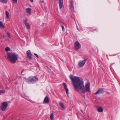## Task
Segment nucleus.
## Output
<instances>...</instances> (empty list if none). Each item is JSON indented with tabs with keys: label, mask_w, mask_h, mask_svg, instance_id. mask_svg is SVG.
<instances>
[{
	"label": "nucleus",
	"mask_w": 120,
	"mask_h": 120,
	"mask_svg": "<svg viewBox=\"0 0 120 120\" xmlns=\"http://www.w3.org/2000/svg\"><path fill=\"white\" fill-rule=\"evenodd\" d=\"M69 77L75 90L78 91L79 89H80L81 90L82 92L84 93H85V91L88 92H90V83H88L86 85L85 89L84 90V81L82 78L75 76L73 75H70Z\"/></svg>",
	"instance_id": "nucleus-1"
},
{
	"label": "nucleus",
	"mask_w": 120,
	"mask_h": 120,
	"mask_svg": "<svg viewBox=\"0 0 120 120\" xmlns=\"http://www.w3.org/2000/svg\"><path fill=\"white\" fill-rule=\"evenodd\" d=\"M30 1L31 2H33V0H30Z\"/></svg>",
	"instance_id": "nucleus-30"
},
{
	"label": "nucleus",
	"mask_w": 120,
	"mask_h": 120,
	"mask_svg": "<svg viewBox=\"0 0 120 120\" xmlns=\"http://www.w3.org/2000/svg\"><path fill=\"white\" fill-rule=\"evenodd\" d=\"M86 62V60L84 59L83 60L80 61L78 63V65L80 68L82 67L84 65Z\"/></svg>",
	"instance_id": "nucleus-5"
},
{
	"label": "nucleus",
	"mask_w": 120,
	"mask_h": 120,
	"mask_svg": "<svg viewBox=\"0 0 120 120\" xmlns=\"http://www.w3.org/2000/svg\"><path fill=\"white\" fill-rule=\"evenodd\" d=\"M25 98L26 99H27L28 100H29V98L28 97H26Z\"/></svg>",
	"instance_id": "nucleus-28"
},
{
	"label": "nucleus",
	"mask_w": 120,
	"mask_h": 120,
	"mask_svg": "<svg viewBox=\"0 0 120 120\" xmlns=\"http://www.w3.org/2000/svg\"><path fill=\"white\" fill-rule=\"evenodd\" d=\"M59 1L60 8H62L63 7V0H59Z\"/></svg>",
	"instance_id": "nucleus-11"
},
{
	"label": "nucleus",
	"mask_w": 120,
	"mask_h": 120,
	"mask_svg": "<svg viewBox=\"0 0 120 120\" xmlns=\"http://www.w3.org/2000/svg\"><path fill=\"white\" fill-rule=\"evenodd\" d=\"M103 88L99 89L95 93H94V94H101L103 93Z\"/></svg>",
	"instance_id": "nucleus-8"
},
{
	"label": "nucleus",
	"mask_w": 120,
	"mask_h": 120,
	"mask_svg": "<svg viewBox=\"0 0 120 120\" xmlns=\"http://www.w3.org/2000/svg\"><path fill=\"white\" fill-rule=\"evenodd\" d=\"M31 10V9L30 8H28L26 9V12L29 14H30Z\"/></svg>",
	"instance_id": "nucleus-15"
},
{
	"label": "nucleus",
	"mask_w": 120,
	"mask_h": 120,
	"mask_svg": "<svg viewBox=\"0 0 120 120\" xmlns=\"http://www.w3.org/2000/svg\"><path fill=\"white\" fill-rule=\"evenodd\" d=\"M59 105L62 109H65V107L64 105L61 102H60L59 103Z\"/></svg>",
	"instance_id": "nucleus-12"
},
{
	"label": "nucleus",
	"mask_w": 120,
	"mask_h": 120,
	"mask_svg": "<svg viewBox=\"0 0 120 120\" xmlns=\"http://www.w3.org/2000/svg\"><path fill=\"white\" fill-rule=\"evenodd\" d=\"M5 93V90H0V93Z\"/></svg>",
	"instance_id": "nucleus-23"
},
{
	"label": "nucleus",
	"mask_w": 120,
	"mask_h": 120,
	"mask_svg": "<svg viewBox=\"0 0 120 120\" xmlns=\"http://www.w3.org/2000/svg\"><path fill=\"white\" fill-rule=\"evenodd\" d=\"M62 28L63 31H64L65 29H64V26H62Z\"/></svg>",
	"instance_id": "nucleus-26"
},
{
	"label": "nucleus",
	"mask_w": 120,
	"mask_h": 120,
	"mask_svg": "<svg viewBox=\"0 0 120 120\" xmlns=\"http://www.w3.org/2000/svg\"><path fill=\"white\" fill-rule=\"evenodd\" d=\"M63 85L64 86V88L66 90V94L68 95V88H67V86L65 83H63Z\"/></svg>",
	"instance_id": "nucleus-9"
},
{
	"label": "nucleus",
	"mask_w": 120,
	"mask_h": 120,
	"mask_svg": "<svg viewBox=\"0 0 120 120\" xmlns=\"http://www.w3.org/2000/svg\"><path fill=\"white\" fill-rule=\"evenodd\" d=\"M7 57L12 64L15 63L18 58V55L15 53H7Z\"/></svg>",
	"instance_id": "nucleus-2"
},
{
	"label": "nucleus",
	"mask_w": 120,
	"mask_h": 120,
	"mask_svg": "<svg viewBox=\"0 0 120 120\" xmlns=\"http://www.w3.org/2000/svg\"><path fill=\"white\" fill-rule=\"evenodd\" d=\"M42 4H44V1H43L42 2Z\"/></svg>",
	"instance_id": "nucleus-29"
},
{
	"label": "nucleus",
	"mask_w": 120,
	"mask_h": 120,
	"mask_svg": "<svg viewBox=\"0 0 120 120\" xmlns=\"http://www.w3.org/2000/svg\"><path fill=\"white\" fill-rule=\"evenodd\" d=\"M75 48L76 49H78L80 48L81 47V45H80L79 42L78 41H76L74 44Z\"/></svg>",
	"instance_id": "nucleus-7"
},
{
	"label": "nucleus",
	"mask_w": 120,
	"mask_h": 120,
	"mask_svg": "<svg viewBox=\"0 0 120 120\" xmlns=\"http://www.w3.org/2000/svg\"><path fill=\"white\" fill-rule=\"evenodd\" d=\"M49 99L47 96L44 99V102L45 103H48L49 102Z\"/></svg>",
	"instance_id": "nucleus-10"
},
{
	"label": "nucleus",
	"mask_w": 120,
	"mask_h": 120,
	"mask_svg": "<svg viewBox=\"0 0 120 120\" xmlns=\"http://www.w3.org/2000/svg\"><path fill=\"white\" fill-rule=\"evenodd\" d=\"M8 103L7 102H2L0 106L1 110L3 111H5L8 107Z\"/></svg>",
	"instance_id": "nucleus-4"
},
{
	"label": "nucleus",
	"mask_w": 120,
	"mask_h": 120,
	"mask_svg": "<svg viewBox=\"0 0 120 120\" xmlns=\"http://www.w3.org/2000/svg\"><path fill=\"white\" fill-rule=\"evenodd\" d=\"M7 35L9 37H10V35L9 33L8 32H7Z\"/></svg>",
	"instance_id": "nucleus-25"
},
{
	"label": "nucleus",
	"mask_w": 120,
	"mask_h": 120,
	"mask_svg": "<svg viewBox=\"0 0 120 120\" xmlns=\"http://www.w3.org/2000/svg\"><path fill=\"white\" fill-rule=\"evenodd\" d=\"M25 25L26 28L27 29L29 30L30 29V26L28 23H26V24H25Z\"/></svg>",
	"instance_id": "nucleus-14"
},
{
	"label": "nucleus",
	"mask_w": 120,
	"mask_h": 120,
	"mask_svg": "<svg viewBox=\"0 0 120 120\" xmlns=\"http://www.w3.org/2000/svg\"><path fill=\"white\" fill-rule=\"evenodd\" d=\"M0 26L1 28H4V26L2 23L0 21Z\"/></svg>",
	"instance_id": "nucleus-19"
},
{
	"label": "nucleus",
	"mask_w": 120,
	"mask_h": 120,
	"mask_svg": "<svg viewBox=\"0 0 120 120\" xmlns=\"http://www.w3.org/2000/svg\"><path fill=\"white\" fill-rule=\"evenodd\" d=\"M34 55L37 57V58H39V56L36 53H34Z\"/></svg>",
	"instance_id": "nucleus-27"
},
{
	"label": "nucleus",
	"mask_w": 120,
	"mask_h": 120,
	"mask_svg": "<svg viewBox=\"0 0 120 120\" xmlns=\"http://www.w3.org/2000/svg\"><path fill=\"white\" fill-rule=\"evenodd\" d=\"M38 80V78L35 76L30 77L26 79V82L29 84L34 83Z\"/></svg>",
	"instance_id": "nucleus-3"
},
{
	"label": "nucleus",
	"mask_w": 120,
	"mask_h": 120,
	"mask_svg": "<svg viewBox=\"0 0 120 120\" xmlns=\"http://www.w3.org/2000/svg\"><path fill=\"white\" fill-rule=\"evenodd\" d=\"M0 2L3 3H7L8 2V0H0Z\"/></svg>",
	"instance_id": "nucleus-17"
},
{
	"label": "nucleus",
	"mask_w": 120,
	"mask_h": 120,
	"mask_svg": "<svg viewBox=\"0 0 120 120\" xmlns=\"http://www.w3.org/2000/svg\"><path fill=\"white\" fill-rule=\"evenodd\" d=\"M50 118L51 120H53L54 118V116L52 114H51L50 116Z\"/></svg>",
	"instance_id": "nucleus-20"
},
{
	"label": "nucleus",
	"mask_w": 120,
	"mask_h": 120,
	"mask_svg": "<svg viewBox=\"0 0 120 120\" xmlns=\"http://www.w3.org/2000/svg\"><path fill=\"white\" fill-rule=\"evenodd\" d=\"M13 2L15 4L17 3V0H12Z\"/></svg>",
	"instance_id": "nucleus-24"
},
{
	"label": "nucleus",
	"mask_w": 120,
	"mask_h": 120,
	"mask_svg": "<svg viewBox=\"0 0 120 120\" xmlns=\"http://www.w3.org/2000/svg\"><path fill=\"white\" fill-rule=\"evenodd\" d=\"M28 20V19H26L24 21V23L25 24H26V23H28V22H27Z\"/></svg>",
	"instance_id": "nucleus-21"
},
{
	"label": "nucleus",
	"mask_w": 120,
	"mask_h": 120,
	"mask_svg": "<svg viewBox=\"0 0 120 120\" xmlns=\"http://www.w3.org/2000/svg\"><path fill=\"white\" fill-rule=\"evenodd\" d=\"M9 15V13L7 11H6V18L9 19H10Z\"/></svg>",
	"instance_id": "nucleus-13"
},
{
	"label": "nucleus",
	"mask_w": 120,
	"mask_h": 120,
	"mask_svg": "<svg viewBox=\"0 0 120 120\" xmlns=\"http://www.w3.org/2000/svg\"><path fill=\"white\" fill-rule=\"evenodd\" d=\"M23 71H22V72H21V73L22 74L23 72Z\"/></svg>",
	"instance_id": "nucleus-31"
},
{
	"label": "nucleus",
	"mask_w": 120,
	"mask_h": 120,
	"mask_svg": "<svg viewBox=\"0 0 120 120\" xmlns=\"http://www.w3.org/2000/svg\"><path fill=\"white\" fill-rule=\"evenodd\" d=\"M26 54L28 58L30 60H31L33 58L32 55L30 50L26 52Z\"/></svg>",
	"instance_id": "nucleus-6"
},
{
	"label": "nucleus",
	"mask_w": 120,
	"mask_h": 120,
	"mask_svg": "<svg viewBox=\"0 0 120 120\" xmlns=\"http://www.w3.org/2000/svg\"><path fill=\"white\" fill-rule=\"evenodd\" d=\"M71 4L70 5V7L71 8H73V2L72 0L71 1Z\"/></svg>",
	"instance_id": "nucleus-18"
},
{
	"label": "nucleus",
	"mask_w": 120,
	"mask_h": 120,
	"mask_svg": "<svg viewBox=\"0 0 120 120\" xmlns=\"http://www.w3.org/2000/svg\"><path fill=\"white\" fill-rule=\"evenodd\" d=\"M98 111L99 112H103V110L101 107H100L98 108Z\"/></svg>",
	"instance_id": "nucleus-16"
},
{
	"label": "nucleus",
	"mask_w": 120,
	"mask_h": 120,
	"mask_svg": "<svg viewBox=\"0 0 120 120\" xmlns=\"http://www.w3.org/2000/svg\"><path fill=\"white\" fill-rule=\"evenodd\" d=\"M5 50L7 52V51H9L10 50V49L9 48H8V47H7L5 49Z\"/></svg>",
	"instance_id": "nucleus-22"
}]
</instances>
